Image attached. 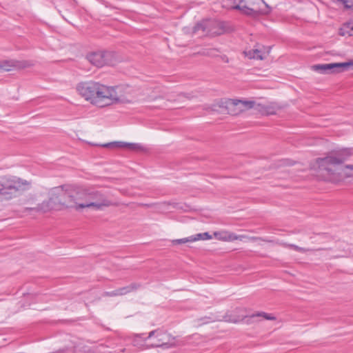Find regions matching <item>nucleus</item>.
Instances as JSON below:
<instances>
[{
    "mask_svg": "<svg viewBox=\"0 0 353 353\" xmlns=\"http://www.w3.org/2000/svg\"><path fill=\"white\" fill-rule=\"evenodd\" d=\"M50 201H43L41 204H39L36 208H26V210H34L37 212H48L50 209Z\"/></svg>",
    "mask_w": 353,
    "mask_h": 353,
    "instance_id": "obj_19",
    "label": "nucleus"
},
{
    "mask_svg": "<svg viewBox=\"0 0 353 353\" xmlns=\"http://www.w3.org/2000/svg\"><path fill=\"white\" fill-rule=\"evenodd\" d=\"M214 234L217 239L228 241V232H216Z\"/></svg>",
    "mask_w": 353,
    "mask_h": 353,
    "instance_id": "obj_22",
    "label": "nucleus"
},
{
    "mask_svg": "<svg viewBox=\"0 0 353 353\" xmlns=\"http://www.w3.org/2000/svg\"><path fill=\"white\" fill-rule=\"evenodd\" d=\"M352 150V148H342L331 151L325 157L318 158L316 163L321 170L334 174H335L334 168L349 159L353 154Z\"/></svg>",
    "mask_w": 353,
    "mask_h": 353,
    "instance_id": "obj_3",
    "label": "nucleus"
},
{
    "mask_svg": "<svg viewBox=\"0 0 353 353\" xmlns=\"http://www.w3.org/2000/svg\"><path fill=\"white\" fill-rule=\"evenodd\" d=\"M87 201L103 203V201H110L106 199L105 197L98 191H90L87 190Z\"/></svg>",
    "mask_w": 353,
    "mask_h": 353,
    "instance_id": "obj_13",
    "label": "nucleus"
},
{
    "mask_svg": "<svg viewBox=\"0 0 353 353\" xmlns=\"http://www.w3.org/2000/svg\"><path fill=\"white\" fill-rule=\"evenodd\" d=\"M30 63L28 61H19V60H6L0 63V69L5 71H10L12 68L23 69L30 66Z\"/></svg>",
    "mask_w": 353,
    "mask_h": 353,
    "instance_id": "obj_10",
    "label": "nucleus"
},
{
    "mask_svg": "<svg viewBox=\"0 0 353 353\" xmlns=\"http://www.w3.org/2000/svg\"><path fill=\"white\" fill-rule=\"evenodd\" d=\"M276 108L274 106H270L265 108V112L268 114H274L276 113Z\"/></svg>",
    "mask_w": 353,
    "mask_h": 353,
    "instance_id": "obj_28",
    "label": "nucleus"
},
{
    "mask_svg": "<svg viewBox=\"0 0 353 353\" xmlns=\"http://www.w3.org/2000/svg\"><path fill=\"white\" fill-rule=\"evenodd\" d=\"M243 2V0H241L239 3L236 6H234L232 7V8L234 10H241L242 12H243L246 15H249V16L255 15L256 12L252 8H250L245 5H241Z\"/></svg>",
    "mask_w": 353,
    "mask_h": 353,
    "instance_id": "obj_17",
    "label": "nucleus"
},
{
    "mask_svg": "<svg viewBox=\"0 0 353 353\" xmlns=\"http://www.w3.org/2000/svg\"><path fill=\"white\" fill-rule=\"evenodd\" d=\"M343 4L345 8H353V0H337Z\"/></svg>",
    "mask_w": 353,
    "mask_h": 353,
    "instance_id": "obj_25",
    "label": "nucleus"
},
{
    "mask_svg": "<svg viewBox=\"0 0 353 353\" xmlns=\"http://www.w3.org/2000/svg\"><path fill=\"white\" fill-rule=\"evenodd\" d=\"M104 148H112V147H117V148H124L126 147L131 150H138L141 148V145L138 143H125L122 141H115L110 142L102 145Z\"/></svg>",
    "mask_w": 353,
    "mask_h": 353,
    "instance_id": "obj_12",
    "label": "nucleus"
},
{
    "mask_svg": "<svg viewBox=\"0 0 353 353\" xmlns=\"http://www.w3.org/2000/svg\"><path fill=\"white\" fill-rule=\"evenodd\" d=\"M141 288V284L137 283H132L130 285L117 289L119 296L125 295L132 292L137 291Z\"/></svg>",
    "mask_w": 353,
    "mask_h": 353,
    "instance_id": "obj_14",
    "label": "nucleus"
},
{
    "mask_svg": "<svg viewBox=\"0 0 353 353\" xmlns=\"http://www.w3.org/2000/svg\"><path fill=\"white\" fill-rule=\"evenodd\" d=\"M190 242H193L192 236H188L187 238L175 239V240L172 241L173 244H175V245L182 244V243H190Z\"/></svg>",
    "mask_w": 353,
    "mask_h": 353,
    "instance_id": "obj_23",
    "label": "nucleus"
},
{
    "mask_svg": "<svg viewBox=\"0 0 353 353\" xmlns=\"http://www.w3.org/2000/svg\"><path fill=\"white\" fill-rule=\"evenodd\" d=\"M255 105L256 103L254 101H242L238 99H232L228 104V106L237 107L239 108L238 112L252 109L254 108Z\"/></svg>",
    "mask_w": 353,
    "mask_h": 353,
    "instance_id": "obj_11",
    "label": "nucleus"
},
{
    "mask_svg": "<svg viewBox=\"0 0 353 353\" xmlns=\"http://www.w3.org/2000/svg\"><path fill=\"white\" fill-rule=\"evenodd\" d=\"M245 54L250 59H254L258 60L264 59V57L263 56V52L261 50L254 49L250 50L248 52H245Z\"/></svg>",
    "mask_w": 353,
    "mask_h": 353,
    "instance_id": "obj_18",
    "label": "nucleus"
},
{
    "mask_svg": "<svg viewBox=\"0 0 353 353\" xmlns=\"http://www.w3.org/2000/svg\"><path fill=\"white\" fill-rule=\"evenodd\" d=\"M103 296H119L117 289L111 292H105L103 294Z\"/></svg>",
    "mask_w": 353,
    "mask_h": 353,
    "instance_id": "obj_26",
    "label": "nucleus"
},
{
    "mask_svg": "<svg viewBox=\"0 0 353 353\" xmlns=\"http://www.w3.org/2000/svg\"><path fill=\"white\" fill-rule=\"evenodd\" d=\"M193 242L199 240H209L212 239V236L208 232L199 233L192 236Z\"/></svg>",
    "mask_w": 353,
    "mask_h": 353,
    "instance_id": "obj_20",
    "label": "nucleus"
},
{
    "mask_svg": "<svg viewBox=\"0 0 353 353\" xmlns=\"http://www.w3.org/2000/svg\"><path fill=\"white\" fill-rule=\"evenodd\" d=\"M30 184L29 181L16 176H0V196L7 201L11 200L28 189Z\"/></svg>",
    "mask_w": 353,
    "mask_h": 353,
    "instance_id": "obj_2",
    "label": "nucleus"
},
{
    "mask_svg": "<svg viewBox=\"0 0 353 353\" xmlns=\"http://www.w3.org/2000/svg\"><path fill=\"white\" fill-rule=\"evenodd\" d=\"M285 247H288V248H292L297 252H306V249L303 248H301V247H299L294 244H284Z\"/></svg>",
    "mask_w": 353,
    "mask_h": 353,
    "instance_id": "obj_24",
    "label": "nucleus"
},
{
    "mask_svg": "<svg viewBox=\"0 0 353 353\" xmlns=\"http://www.w3.org/2000/svg\"><path fill=\"white\" fill-rule=\"evenodd\" d=\"M154 338V343L148 345V348L150 347H172L175 346L174 337H172L170 334L161 329H157L151 331L148 337L144 338L141 340V342L144 343L148 339Z\"/></svg>",
    "mask_w": 353,
    "mask_h": 353,
    "instance_id": "obj_5",
    "label": "nucleus"
},
{
    "mask_svg": "<svg viewBox=\"0 0 353 353\" xmlns=\"http://www.w3.org/2000/svg\"><path fill=\"white\" fill-rule=\"evenodd\" d=\"M339 34L341 36H353V21L345 23L339 29Z\"/></svg>",
    "mask_w": 353,
    "mask_h": 353,
    "instance_id": "obj_16",
    "label": "nucleus"
},
{
    "mask_svg": "<svg viewBox=\"0 0 353 353\" xmlns=\"http://www.w3.org/2000/svg\"><path fill=\"white\" fill-rule=\"evenodd\" d=\"M64 201L62 204L67 208H74L77 210L93 207L96 210H101L102 207H108L112 205L110 201L97 203L87 201V190L79 189L63 192Z\"/></svg>",
    "mask_w": 353,
    "mask_h": 353,
    "instance_id": "obj_1",
    "label": "nucleus"
},
{
    "mask_svg": "<svg viewBox=\"0 0 353 353\" xmlns=\"http://www.w3.org/2000/svg\"><path fill=\"white\" fill-rule=\"evenodd\" d=\"M112 54L109 52H95L88 54V60L94 65L101 68L110 63V58Z\"/></svg>",
    "mask_w": 353,
    "mask_h": 353,
    "instance_id": "obj_9",
    "label": "nucleus"
},
{
    "mask_svg": "<svg viewBox=\"0 0 353 353\" xmlns=\"http://www.w3.org/2000/svg\"><path fill=\"white\" fill-rule=\"evenodd\" d=\"M225 23L223 21H202L195 25L193 32L197 33L201 31L203 34L217 36L225 32Z\"/></svg>",
    "mask_w": 353,
    "mask_h": 353,
    "instance_id": "obj_6",
    "label": "nucleus"
},
{
    "mask_svg": "<svg viewBox=\"0 0 353 353\" xmlns=\"http://www.w3.org/2000/svg\"><path fill=\"white\" fill-rule=\"evenodd\" d=\"M244 239H249L252 241H256L258 240H263L261 237L257 236H247L245 235H236L234 233L228 232V241H234L235 240L243 241Z\"/></svg>",
    "mask_w": 353,
    "mask_h": 353,
    "instance_id": "obj_15",
    "label": "nucleus"
},
{
    "mask_svg": "<svg viewBox=\"0 0 353 353\" xmlns=\"http://www.w3.org/2000/svg\"><path fill=\"white\" fill-rule=\"evenodd\" d=\"M256 316H263L264 319H265L267 320H274L275 319L274 316H271V314H267L263 312H257L251 316V317H256Z\"/></svg>",
    "mask_w": 353,
    "mask_h": 353,
    "instance_id": "obj_21",
    "label": "nucleus"
},
{
    "mask_svg": "<svg viewBox=\"0 0 353 353\" xmlns=\"http://www.w3.org/2000/svg\"><path fill=\"white\" fill-rule=\"evenodd\" d=\"M345 168L353 170V165H345Z\"/></svg>",
    "mask_w": 353,
    "mask_h": 353,
    "instance_id": "obj_31",
    "label": "nucleus"
},
{
    "mask_svg": "<svg viewBox=\"0 0 353 353\" xmlns=\"http://www.w3.org/2000/svg\"><path fill=\"white\" fill-rule=\"evenodd\" d=\"M353 68V59L343 63L315 64L311 69L320 74H333Z\"/></svg>",
    "mask_w": 353,
    "mask_h": 353,
    "instance_id": "obj_7",
    "label": "nucleus"
},
{
    "mask_svg": "<svg viewBox=\"0 0 353 353\" xmlns=\"http://www.w3.org/2000/svg\"><path fill=\"white\" fill-rule=\"evenodd\" d=\"M120 91L121 88L119 86L108 87L100 84L90 103L99 107H104L114 103H123L125 101V98L120 94Z\"/></svg>",
    "mask_w": 353,
    "mask_h": 353,
    "instance_id": "obj_4",
    "label": "nucleus"
},
{
    "mask_svg": "<svg viewBox=\"0 0 353 353\" xmlns=\"http://www.w3.org/2000/svg\"><path fill=\"white\" fill-rule=\"evenodd\" d=\"M261 1H262L265 4L266 7H267V8H268V9L267 11L263 12V14H268V13L270 12V7L268 6V4H266V3L263 1V0H261Z\"/></svg>",
    "mask_w": 353,
    "mask_h": 353,
    "instance_id": "obj_30",
    "label": "nucleus"
},
{
    "mask_svg": "<svg viewBox=\"0 0 353 353\" xmlns=\"http://www.w3.org/2000/svg\"><path fill=\"white\" fill-rule=\"evenodd\" d=\"M203 320V323H208L209 321H216V319L215 318H212V317H204L203 319H201V321Z\"/></svg>",
    "mask_w": 353,
    "mask_h": 353,
    "instance_id": "obj_29",
    "label": "nucleus"
},
{
    "mask_svg": "<svg viewBox=\"0 0 353 353\" xmlns=\"http://www.w3.org/2000/svg\"><path fill=\"white\" fill-rule=\"evenodd\" d=\"M142 336H143V334H137L135 336L134 339H133V345L134 346L142 345V344H140L139 342V339H142Z\"/></svg>",
    "mask_w": 353,
    "mask_h": 353,
    "instance_id": "obj_27",
    "label": "nucleus"
},
{
    "mask_svg": "<svg viewBox=\"0 0 353 353\" xmlns=\"http://www.w3.org/2000/svg\"><path fill=\"white\" fill-rule=\"evenodd\" d=\"M101 83L95 81H86L79 83L77 90L86 101L91 102Z\"/></svg>",
    "mask_w": 353,
    "mask_h": 353,
    "instance_id": "obj_8",
    "label": "nucleus"
}]
</instances>
